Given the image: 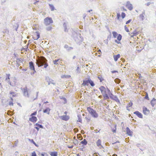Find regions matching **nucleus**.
<instances>
[{"label":"nucleus","mask_w":156,"mask_h":156,"mask_svg":"<svg viewBox=\"0 0 156 156\" xmlns=\"http://www.w3.org/2000/svg\"><path fill=\"white\" fill-rule=\"evenodd\" d=\"M87 110L93 117L96 118L98 117V114L96 112V111L93 108L90 107H88Z\"/></svg>","instance_id":"obj_1"},{"label":"nucleus","mask_w":156,"mask_h":156,"mask_svg":"<svg viewBox=\"0 0 156 156\" xmlns=\"http://www.w3.org/2000/svg\"><path fill=\"white\" fill-rule=\"evenodd\" d=\"M53 21L51 18L47 17L44 19V23L46 26H48L53 23Z\"/></svg>","instance_id":"obj_2"},{"label":"nucleus","mask_w":156,"mask_h":156,"mask_svg":"<svg viewBox=\"0 0 156 156\" xmlns=\"http://www.w3.org/2000/svg\"><path fill=\"white\" fill-rule=\"evenodd\" d=\"M36 65L38 67L44 66L43 68H46L48 66V65L47 63H44L42 61L37 62H36Z\"/></svg>","instance_id":"obj_3"},{"label":"nucleus","mask_w":156,"mask_h":156,"mask_svg":"<svg viewBox=\"0 0 156 156\" xmlns=\"http://www.w3.org/2000/svg\"><path fill=\"white\" fill-rule=\"evenodd\" d=\"M126 6L130 11L132 10L133 9V7L132 4L130 3V2L129 1L127 2Z\"/></svg>","instance_id":"obj_4"},{"label":"nucleus","mask_w":156,"mask_h":156,"mask_svg":"<svg viewBox=\"0 0 156 156\" xmlns=\"http://www.w3.org/2000/svg\"><path fill=\"white\" fill-rule=\"evenodd\" d=\"M60 118L63 120L67 121L69 119V116L65 115L60 116Z\"/></svg>","instance_id":"obj_5"},{"label":"nucleus","mask_w":156,"mask_h":156,"mask_svg":"<svg viewBox=\"0 0 156 156\" xmlns=\"http://www.w3.org/2000/svg\"><path fill=\"white\" fill-rule=\"evenodd\" d=\"M23 94L24 95L27 97H29V95L28 93V90L27 87H25L23 88Z\"/></svg>","instance_id":"obj_6"},{"label":"nucleus","mask_w":156,"mask_h":156,"mask_svg":"<svg viewBox=\"0 0 156 156\" xmlns=\"http://www.w3.org/2000/svg\"><path fill=\"white\" fill-rule=\"evenodd\" d=\"M99 89L102 94L106 93V89L104 87L101 86L99 88Z\"/></svg>","instance_id":"obj_7"},{"label":"nucleus","mask_w":156,"mask_h":156,"mask_svg":"<svg viewBox=\"0 0 156 156\" xmlns=\"http://www.w3.org/2000/svg\"><path fill=\"white\" fill-rule=\"evenodd\" d=\"M133 113L136 114L139 118H143V115L141 113L138 111L134 112Z\"/></svg>","instance_id":"obj_8"},{"label":"nucleus","mask_w":156,"mask_h":156,"mask_svg":"<svg viewBox=\"0 0 156 156\" xmlns=\"http://www.w3.org/2000/svg\"><path fill=\"white\" fill-rule=\"evenodd\" d=\"M126 132L127 133L129 136H132L133 132L131 131L128 127L126 128Z\"/></svg>","instance_id":"obj_9"},{"label":"nucleus","mask_w":156,"mask_h":156,"mask_svg":"<svg viewBox=\"0 0 156 156\" xmlns=\"http://www.w3.org/2000/svg\"><path fill=\"white\" fill-rule=\"evenodd\" d=\"M29 120L31 122H35L37 120V118L36 116H32L29 119Z\"/></svg>","instance_id":"obj_10"},{"label":"nucleus","mask_w":156,"mask_h":156,"mask_svg":"<svg viewBox=\"0 0 156 156\" xmlns=\"http://www.w3.org/2000/svg\"><path fill=\"white\" fill-rule=\"evenodd\" d=\"M143 112L145 115H147L148 114L149 112V110H148L146 107L143 108Z\"/></svg>","instance_id":"obj_11"},{"label":"nucleus","mask_w":156,"mask_h":156,"mask_svg":"<svg viewBox=\"0 0 156 156\" xmlns=\"http://www.w3.org/2000/svg\"><path fill=\"white\" fill-rule=\"evenodd\" d=\"M120 55L119 54H118L117 55H113V58L114 60L115 61H117L118 60V58L120 57Z\"/></svg>","instance_id":"obj_12"},{"label":"nucleus","mask_w":156,"mask_h":156,"mask_svg":"<svg viewBox=\"0 0 156 156\" xmlns=\"http://www.w3.org/2000/svg\"><path fill=\"white\" fill-rule=\"evenodd\" d=\"M30 68H35L34 63L32 61H30L29 62Z\"/></svg>","instance_id":"obj_13"},{"label":"nucleus","mask_w":156,"mask_h":156,"mask_svg":"<svg viewBox=\"0 0 156 156\" xmlns=\"http://www.w3.org/2000/svg\"><path fill=\"white\" fill-rule=\"evenodd\" d=\"M151 104L152 107H154V105L156 104V99L153 98V99L151 101Z\"/></svg>","instance_id":"obj_14"},{"label":"nucleus","mask_w":156,"mask_h":156,"mask_svg":"<svg viewBox=\"0 0 156 156\" xmlns=\"http://www.w3.org/2000/svg\"><path fill=\"white\" fill-rule=\"evenodd\" d=\"M90 79H89L87 80H83V83L82 85L85 86L87 85V83H89Z\"/></svg>","instance_id":"obj_15"},{"label":"nucleus","mask_w":156,"mask_h":156,"mask_svg":"<svg viewBox=\"0 0 156 156\" xmlns=\"http://www.w3.org/2000/svg\"><path fill=\"white\" fill-rule=\"evenodd\" d=\"M103 95L104 98V99L107 100L109 98L108 95L106 94V93L103 94Z\"/></svg>","instance_id":"obj_16"},{"label":"nucleus","mask_w":156,"mask_h":156,"mask_svg":"<svg viewBox=\"0 0 156 156\" xmlns=\"http://www.w3.org/2000/svg\"><path fill=\"white\" fill-rule=\"evenodd\" d=\"M63 27L64 28V31L65 32H68V30L67 29V24L65 23L64 22L63 24Z\"/></svg>","instance_id":"obj_17"},{"label":"nucleus","mask_w":156,"mask_h":156,"mask_svg":"<svg viewBox=\"0 0 156 156\" xmlns=\"http://www.w3.org/2000/svg\"><path fill=\"white\" fill-rule=\"evenodd\" d=\"M50 110V109L49 108H47L45 110H43V112L47 113L48 114H49Z\"/></svg>","instance_id":"obj_18"},{"label":"nucleus","mask_w":156,"mask_h":156,"mask_svg":"<svg viewBox=\"0 0 156 156\" xmlns=\"http://www.w3.org/2000/svg\"><path fill=\"white\" fill-rule=\"evenodd\" d=\"M49 8L51 11H53L55 9V8L53 5L52 4H49Z\"/></svg>","instance_id":"obj_19"},{"label":"nucleus","mask_w":156,"mask_h":156,"mask_svg":"<svg viewBox=\"0 0 156 156\" xmlns=\"http://www.w3.org/2000/svg\"><path fill=\"white\" fill-rule=\"evenodd\" d=\"M30 70L29 71V73H30L31 75H33L36 72L35 70V69H30Z\"/></svg>","instance_id":"obj_20"},{"label":"nucleus","mask_w":156,"mask_h":156,"mask_svg":"<svg viewBox=\"0 0 156 156\" xmlns=\"http://www.w3.org/2000/svg\"><path fill=\"white\" fill-rule=\"evenodd\" d=\"M35 33L37 34L36 36L37 37L36 38H34V37L33 38L34 40H37L40 37V34L39 32L38 31H36Z\"/></svg>","instance_id":"obj_21"},{"label":"nucleus","mask_w":156,"mask_h":156,"mask_svg":"<svg viewBox=\"0 0 156 156\" xmlns=\"http://www.w3.org/2000/svg\"><path fill=\"white\" fill-rule=\"evenodd\" d=\"M112 34L113 35V37L114 38H116L117 37V36L118 35L117 32L115 31H113L112 32Z\"/></svg>","instance_id":"obj_22"},{"label":"nucleus","mask_w":156,"mask_h":156,"mask_svg":"<svg viewBox=\"0 0 156 156\" xmlns=\"http://www.w3.org/2000/svg\"><path fill=\"white\" fill-rule=\"evenodd\" d=\"M51 156H58L57 152H52L50 153Z\"/></svg>","instance_id":"obj_23"},{"label":"nucleus","mask_w":156,"mask_h":156,"mask_svg":"<svg viewBox=\"0 0 156 156\" xmlns=\"http://www.w3.org/2000/svg\"><path fill=\"white\" fill-rule=\"evenodd\" d=\"M77 117L78 119L77 120V121L80 122H81L82 119H81V115L80 114L77 115Z\"/></svg>","instance_id":"obj_24"},{"label":"nucleus","mask_w":156,"mask_h":156,"mask_svg":"<svg viewBox=\"0 0 156 156\" xmlns=\"http://www.w3.org/2000/svg\"><path fill=\"white\" fill-rule=\"evenodd\" d=\"M80 143L84 145H86L87 144V141L85 139H84L83 141L80 142Z\"/></svg>","instance_id":"obj_25"},{"label":"nucleus","mask_w":156,"mask_h":156,"mask_svg":"<svg viewBox=\"0 0 156 156\" xmlns=\"http://www.w3.org/2000/svg\"><path fill=\"white\" fill-rule=\"evenodd\" d=\"M117 40L119 41H120L122 39V36L121 34H119L117 37Z\"/></svg>","instance_id":"obj_26"},{"label":"nucleus","mask_w":156,"mask_h":156,"mask_svg":"<svg viewBox=\"0 0 156 156\" xmlns=\"http://www.w3.org/2000/svg\"><path fill=\"white\" fill-rule=\"evenodd\" d=\"M70 77V75H62L61 76V78H69Z\"/></svg>","instance_id":"obj_27"},{"label":"nucleus","mask_w":156,"mask_h":156,"mask_svg":"<svg viewBox=\"0 0 156 156\" xmlns=\"http://www.w3.org/2000/svg\"><path fill=\"white\" fill-rule=\"evenodd\" d=\"M60 99H62L64 101V102H63L64 104H66L67 103V101L66 98L61 97H60Z\"/></svg>","instance_id":"obj_28"},{"label":"nucleus","mask_w":156,"mask_h":156,"mask_svg":"<svg viewBox=\"0 0 156 156\" xmlns=\"http://www.w3.org/2000/svg\"><path fill=\"white\" fill-rule=\"evenodd\" d=\"M101 140L100 139L98 140L96 142V144L97 146H99L100 145H101Z\"/></svg>","instance_id":"obj_29"},{"label":"nucleus","mask_w":156,"mask_h":156,"mask_svg":"<svg viewBox=\"0 0 156 156\" xmlns=\"http://www.w3.org/2000/svg\"><path fill=\"white\" fill-rule=\"evenodd\" d=\"M36 126H37V127H38L39 128H43V126L41 124H40L38 123H36L35 125Z\"/></svg>","instance_id":"obj_30"},{"label":"nucleus","mask_w":156,"mask_h":156,"mask_svg":"<svg viewBox=\"0 0 156 156\" xmlns=\"http://www.w3.org/2000/svg\"><path fill=\"white\" fill-rule=\"evenodd\" d=\"M89 82H90L89 83L90 84L92 87H93L94 86L95 84L94 83L92 80H91L90 79V81Z\"/></svg>","instance_id":"obj_31"},{"label":"nucleus","mask_w":156,"mask_h":156,"mask_svg":"<svg viewBox=\"0 0 156 156\" xmlns=\"http://www.w3.org/2000/svg\"><path fill=\"white\" fill-rule=\"evenodd\" d=\"M106 90V94H107L108 95L109 94L112 95L110 91V90L109 89H108L107 87V90Z\"/></svg>","instance_id":"obj_32"},{"label":"nucleus","mask_w":156,"mask_h":156,"mask_svg":"<svg viewBox=\"0 0 156 156\" xmlns=\"http://www.w3.org/2000/svg\"><path fill=\"white\" fill-rule=\"evenodd\" d=\"M115 81L116 83H119L120 82V80L118 78H116L115 80Z\"/></svg>","instance_id":"obj_33"},{"label":"nucleus","mask_w":156,"mask_h":156,"mask_svg":"<svg viewBox=\"0 0 156 156\" xmlns=\"http://www.w3.org/2000/svg\"><path fill=\"white\" fill-rule=\"evenodd\" d=\"M52 80L51 79H50V80H49V81L47 80V82H48V84L49 85L51 83L53 84L54 85L55 84V83L52 82Z\"/></svg>","instance_id":"obj_34"},{"label":"nucleus","mask_w":156,"mask_h":156,"mask_svg":"<svg viewBox=\"0 0 156 156\" xmlns=\"http://www.w3.org/2000/svg\"><path fill=\"white\" fill-rule=\"evenodd\" d=\"M73 49V48L72 47H69L66 49V51H68L69 52L70 51H71Z\"/></svg>","instance_id":"obj_35"},{"label":"nucleus","mask_w":156,"mask_h":156,"mask_svg":"<svg viewBox=\"0 0 156 156\" xmlns=\"http://www.w3.org/2000/svg\"><path fill=\"white\" fill-rule=\"evenodd\" d=\"M3 33H6L8 34L9 33V31L8 29H4L3 31Z\"/></svg>","instance_id":"obj_36"},{"label":"nucleus","mask_w":156,"mask_h":156,"mask_svg":"<svg viewBox=\"0 0 156 156\" xmlns=\"http://www.w3.org/2000/svg\"><path fill=\"white\" fill-rule=\"evenodd\" d=\"M121 16L120 14L119 13H117V19L119 20H120V18Z\"/></svg>","instance_id":"obj_37"},{"label":"nucleus","mask_w":156,"mask_h":156,"mask_svg":"<svg viewBox=\"0 0 156 156\" xmlns=\"http://www.w3.org/2000/svg\"><path fill=\"white\" fill-rule=\"evenodd\" d=\"M52 27L51 26H49L46 27V29L48 31H50L52 29Z\"/></svg>","instance_id":"obj_38"},{"label":"nucleus","mask_w":156,"mask_h":156,"mask_svg":"<svg viewBox=\"0 0 156 156\" xmlns=\"http://www.w3.org/2000/svg\"><path fill=\"white\" fill-rule=\"evenodd\" d=\"M10 94L12 95V97H15L16 96V93L15 92L10 91Z\"/></svg>","instance_id":"obj_39"},{"label":"nucleus","mask_w":156,"mask_h":156,"mask_svg":"<svg viewBox=\"0 0 156 156\" xmlns=\"http://www.w3.org/2000/svg\"><path fill=\"white\" fill-rule=\"evenodd\" d=\"M121 16L122 19H123L125 17L126 14L124 12H122Z\"/></svg>","instance_id":"obj_40"},{"label":"nucleus","mask_w":156,"mask_h":156,"mask_svg":"<svg viewBox=\"0 0 156 156\" xmlns=\"http://www.w3.org/2000/svg\"><path fill=\"white\" fill-rule=\"evenodd\" d=\"M59 60L58 59H55L53 60V62L54 64L57 65L58 64L57 62Z\"/></svg>","instance_id":"obj_41"},{"label":"nucleus","mask_w":156,"mask_h":156,"mask_svg":"<svg viewBox=\"0 0 156 156\" xmlns=\"http://www.w3.org/2000/svg\"><path fill=\"white\" fill-rule=\"evenodd\" d=\"M29 140L31 141V142L34 144L36 146H37V145L36 144L35 142L34 141L33 139H29Z\"/></svg>","instance_id":"obj_42"},{"label":"nucleus","mask_w":156,"mask_h":156,"mask_svg":"<svg viewBox=\"0 0 156 156\" xmlns=\"http://www.w3.org/2000/svg\"><path fill=\"white\" fill-rule=\"evenodd\" d=\"M132 105H133V103L131 102H130L127 105V108L131 107L132 106Z\"/></svg>","instance_id":"obj_43"},{"label":"nucleus","mask_w":156,"mask_h":156,"mask_svg":"<svg viewBox=\"0 0 156 156\" xmlns=\"http://www.w3.org/2000/svg\"><path fill=\"white\" fill-rule=\"evenodd\" d=\"M124 29L127 32H129V30L128 29V27H127L126 25H125L124 26Z\"/></svg>","instance_id":"obj_44"},{"label":"nucleus","mask_w":156,"mask_h":156,"mask_svg":"<svg viewBox=\"0 0 156 156\" xmlns=\"http://www.w3.org/2000/svg\"><path fill=\"white\" fill-rule=\"evenodd\" d=\"M8 83L11 86H12V87H14V86H15V83L14 84H13V83H12V84L11 83L10 81L9 80L8 81Z\"/></svg>","instance_id":"obj_45"},{"label":"nucleus","mask_w":156,"mask_h":156,"mask_svg":"<svg viewBox=\"0 0 156 156\" xmlns=\"http://www.w3.org/2000/svg\"><path fill=\"white\" fill-rule=\"evenodd\" d=\"M140 19H141L142 20H144V15H143V14H140Z\"/></svg>","instance_id":"obj_46"},{"label":"nucleus","mask_w":156,"mask_h":156,"mask_svg":"<svg viewBox=\"0 0 156 156\" xmlns=\"http://www.w3.org/2000/svg\"><path fill=\"white\" fill-rule=\"evenodd\" d=\"M112 37V34L111 32H110V34L108 36V39L110 40Z\"/></svg>","instance_id":"obj_47"},{"label":"nucleus","mask_w":156,"mask_h":156,"mask_svg":"<svg viewBox=\"0 0 156 156\" xmlns=\"http://www.w3.org/2000/svg\"><path fill=\"white\" fill-rule=\"evenodd\" d=\"M6 78H5V80H7V79H10V78H9V77H10V74H6Z\"/></svg>","instance_id":"obj_48"},{"label":"nucleus","mask_w":156,"mask_h":156,"mask_svg":"<svg viewBox=\"0 0 156 156\" xmlns=\"http://www.w3.org/2000/svg\"><path fill=\"white\" fill-rule=\"evenodd\" d=\"M133 33L135 34V35H136L138 34L139 32L137 31L136 30H135L133 32Z\"/></svg>","instance_id":"obj_49"},{"label":"nucleus","mask_w":156,"mask_h":156,"mask_svg":"<svg viewBox=\"0 0 156 156\" xmlns=\"http://www.w3.org/2000/svg\"><path fill=\"white\" fill-rule=\"evenodd\" d=\"M37 113V112L36 111L32 113L31 114L30 116H32L33 115H36Z\"/></svg>","instance_id":"obj_50"},{"label":"nucleus","mask_w":156,"mask_h":156,"mask_svg":"<svg viewBox=\"0 0 156 156\" xmlns=\"http://www.w3.org/2000/svg\"><path fill=\"white\" fill-rule=\"evenodd\" d=\"M98 78L99 79L101 82L103 80V78L101 76H98Z\"/></svg>","instance_id":"obj_51"},{"label":"nucleus","mask_w":156,"mask_h":156,"mask_svg":"<svg viewBox=\"0 0 156 156\" xmlns=\"http://www.w3.org/2000/svg\"><path fill=\"white\" fill-rule=\"evenodd\" d=\"M131 21H132V20L131 19H129L128 21H126V24H127L131 22Z\"/></svg>","instance_id":"obj_52"},{"label":"nucleus","mask_w":156,"mask_h":156,"mask_svg":"<svg viewBox=\"0 0 156 156\" xmlns=\"http://www.w3.org/2000/svg\"><path fill=\"white\" fill-rule=\"evenodd\" d=\"M98 53L99 54V55L98 56L100 57L101 55V50L100 49H99V50L98 51Z\"/></svg>","instance_id":"obj_53"},{"label":"nucleus","mask_w":156,"mask_h":156,"mask_svg":"<svg viewBox=\"0 0 156 156\" xmlns=\"http://www.w3.org/2000/svg\"><path fill=\"white\" fill-rule=\"evenodd\" d=\"M32 156H37L35 152V151H34L31 154Z\"/></svg>","instance_id":"obj_54"},{"label":"nucleus","mask_w":156,"mask_h":156,"mask_svg":"<svg viewBox=\"0 0 156 156\" xmlns=\"http://www.w3.org/2000/svg\"><path fill=\"white\" fill-rule=\"evenodd\" d=\"M112 99L114 100H115L117 101V100L119 101L117 97L116 96H114L113 98H112Z\"/></svg>","instance_id":"obj_55"},{"label":"nucleus","mask_w":156,"mask_h":156,"mask_svg":"<svg viewBox=\"0 0 156 156\" xmlns=\"http://www.w3.org/2000/svg\"><path fill=\"white\" fill-rule=\"evenodd\" d=\"M85 118L88 122H89L90 120V117H86Z\"/></svg>","instance_id":"obj_56"},{"label":"nucleus","mask_w":156,"mask_h":156,"mask_svg":"<svg viewBox=\"0 0 156 156\" xmlns=\"http://www.w3.org/2000/svg\"><path fill=\"white\" fill-rule=\"evenodd\" d=\"M111 94V95L110 94H109L108 95L111 98H113L114 97V96L112 93Z\"/></svg>","instance_id":"obj_57"},{"label":"nucleus","mask_w":156,"mask_h":156,"mask_svg":"<svg viewBox=\"0 0 156 156\" xmlns=\"http://www.w3.org/2000/svg\"><path fill=\"white\" fill-rule=\"evenodd\" d=\"M9 105L10 106H13V104L12 102V101H11L9 102Z\"/></svg>","instance_id":"obj_58"},{"label":"nucleus","mask_w":156,"mask_h":156,"mask_svg":"<svg viewBox=\"0 0 156 156\" xmlns=\"http://www.w3.org/2000/svg\"><path fill=\"white\" fill-rule=\"evenodd\" d=\"M38 93H39L38 92H36V98H35L34 99L33 101H34V100H35L36 99H37V97H38Z\"/></svg>","instance_id":"obj_59"},{"label":"nucleus","mask_w":156,"mask_h":156,"mask_svg":"<svg viewBox=\"0 0 156 156\" xmlns=\"http://www.w3.org/2000/svg\"><path fill=\"white\" fill-rule=\"evenodd\" d=\"M144 98L146 99H149V97H148V94L147 93L146 94V96Z\"/></svg>","instance_id":"obj_60"},{"label":"nucleus","mask_w":156,"mask_h":156,"mask_svg":"<svg viewBox=\"0 0 156 156\" xmlns=\"http://www.w3.org/2000/svg\"><path fill=\"white\" fill-rule=\"evenodd\" d=\"M135 36V35L133 33V32L131 33L130 36L131 37H133Z\"/></svg>","instance_id":"obj_61"},{"label":"nucleus","mask_w":156,"mask_h":156,"mask_svg":"<svg viewBox=\"0 0 156 156\" xmlns=\"http://www.w3.org/2000/svg\"><path fill=\"white\" fill-rule=\"evenodd\" d=\"M115 42L117 44H120V41H117V40H115Z\"/></svg>","instance_id":"obj_62"},{"label":"nucleus","mask_w":156,"mask_h":156,"mask_svg":"<svg viewBox=\"0 0 156 156\" xmlns=\"http://www.w3.org/2000/svg\"><path fill=\"white\" fill-rule=\"evenodd\" d=\"M69 47V46H68V45L65 44L64 45V48H66V49Z\"/></svg>","instance_id":"obj_63"},{"label":"nucleus","mask_w":156,"mask_h":156,"mask_svg":"<svg viewBox=\"0 0 156 156\" xmlns=\"http://www.w3.org/2000/svg\"><path fill=\"white\" fill-rule=\"evenodd\" d=\"M116 128L115 127L114 129H112V131L114 133L116 132Z\"/></svg>","instance_id":"obj_64"}]
</instances>
